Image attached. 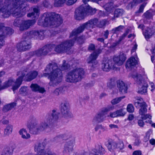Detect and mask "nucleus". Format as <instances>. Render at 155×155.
I'll list each match as a JSON object with an SVG mask.
<instances>
[{
    "mask_svg": "<svg viewBox=\"0 0 155 155\" xmlns=\"http://www.w3.org/2000/svg\"><path fill=\"white\" fill-rule=\"evenodd\" d=\"M28 90L27 87L25 86H22L21 87L19 91V93L24 95H26L28 92Z\"/></svg>",
    "mask_w": 155,
    "mask_h": 155,
    "instance_id": "38",
    "label": "nucleus"
},
{
    "mask_svg": "<svg viewBox=\"0 0 155 155\" xmlns=\"http://www.w3.org/2000/svg\"><path fill=\"white\" fill-rule=\"evenodd\" d=\"M69 106L68 103L65 102L61 105V110L62 114L64 117H68L70 115Z\"/></svg>",
    "mask_w": 155,
    "mask_h": 155,
    "instance_id": "22",
    "label": "nucleus"
},
{
    "mask_svg": "<svg viewBox=\"0 0 155 155\" xmlns=\"http://www.w3.org/2000/svg\"><path fill=\"white\" fill-rule=\"evenodd\" d=\"M60 136H57L55 137L54 139L56 142H60L62 140V139L60 138Z\"/></svg>",
    "mask_w": 155,
    "mask_h": 155,
    "instance_id": "61",
    "label": "nucleus"
},
{
    "mask_svg": "<svg viewBox=\"0 0 155 155\" xmlns=\"http://www.w3.org/2000/svg\"><path fill=\"white\" fill-rule=\"evenodd\" d=\"M141 119L138 120L137 123L138 125L140 127H143L144 125V123L143 121V120H145V119H142L141 118Z\"/></svg>",
    "mask_w": 155,
    "mask_h": 155,
    "instance_id": "50",
    "label": "nucleus"
},
{
    "mask_svg": "<svg viewBox=\"0 0 155 155\" xmlns=\"http://www.w3.org/2000/svg\"><path fill=\"white\" fill-rule=\"evenodd\" d=\"M104 153V149L101 145H98L91 151L90 155H101Z\"/></svg>",
    "mask_w": 155,
    "mask_h": 155,
    "instance_id": "23",
    "label": "nucleus"
},
{
    "mask_svg": "<svg viewBox=\"0 0 155 155\" xmlns=\"http://www.w3.org/2000/svg\"><path fill=\"white\" fill-rule=\"evenodd\" d=\"M42 18L44 20V22L42 24L39 22L38 25L51 28L59 26L63 21L60 16L54 13H45L43 15Z\"/></svg>",
    "mask_w": 155,
    "mask_h": 155,
    "instance_id": "5",
    "label": "nucleus"
},
{
    "mask_svg": "<svg viewBox=\"0 0 155 155\" xmlns=\"http://www.w3.org/2000/svg\"><path fill=\"white\" fill-rule=\"evenodd\" d=\"M22 20L16 19L14 21V25L15 26L19 27L20 28V26Z\"/></svg>",
    "mask_w": 155,
    "mask_h": 155,
    "instance_id": "49",
    "label": "nucleus"
},
{
    "mask_svg": "<svg viewBox=\"0 0 155 155\" xmlns=\"http://www.w3.org/2000/svg\"><path fill=\"white\" fill-rule=\"evenodd\" d=\"M110 116L112 118L118 117L116 111L114 112H110Z\"/></svg>",
    "mask_w": 155,
    "mask_h": 155,
    "instance_id": "55",
    "label": "nucleus"
},
{
    "mask_svg": "<svg viewBox=\"0 0 155 155\" xmlns=\"http://www.w3.org/2000/svg\"><path fill=\"white\" fill-rule=\"evenodd\" d=\"M127 111L129 113H132L134 111V108L133 105L131 104L128 105L127 108Z\"/></svg>",
    "mask_w": 155,
    "mask_h": 155,
    "instance_id": "46",
    "label": "nucleus"
},
{
    "mask_svg": "<svg viewBox=\"0 0 155 155\" xmlns=\"http://www.w3.org/2000/svg\"><path fill=\"white\" fill-rule=\"evenodd\" d=\"M42 155H56V154L50 150H46L45 153Z\"/></svg>",
    "mask_w": 155,
    "mask_h": 155,
    "instance_id": "51",
    "label": "nucleus"
},
{
    "mask_svg": "<svg viewBox=\"0 0 155 155\" xmlns=\"http://www.w3.org/2000/svg\"><path fill=\"white\" fill-rule=\"evenodd\" d=\"M65 60L63 61V64L61 69H59L56 63H49L47 65L45 69L47 73H45L43 76L48 77L50 81L49 84L51 86L54 87L60 83L62 80V73L61 70L67 69L68 66L65 63Z\"/></svg>",
    "mask_w": 155,
    "mask_h": 155,
    "instance_id": "2",
    "label": "nucleus"
},
{
    "mask_svg": "<svg viewBox=\"0 0 155 155\" xmlns=\"http://www.w3.org/2000/svg\"><path fill=\"white\" fill-rule=\"evenodd\" d=\"M37 53H38V50L35 51L31 52L28 54V55L30 56H33L34 55H36L38 56Z\"/></svg>",
    "mask_w": 155,
    "mask_h": 155,
    "instance_id": "57",
    "label": "nucleus"
},
{
    "mask_svg": "<svg viewBox=\"0 0 155 155\" xmlns=\"http://www.w3.org/2000/svg\"><path fill=\"white\" fill-rule=\"evenodd\" d=\"M107 146L108 150L111 152L117 148L116 143L112 141H108Z\"/></svg>",
    "mask_w": 155,
    "mask_h": 155,
    "instance_id": "32",
    "label": "nucleus"
},
{
    "mask_svg": "<svg viewBox=\"0 0 155 155\" xmlns=\"http://www.w3.org/2000/svg\"><path fill=\"white\" fill-rule=\"evenodd\" d=\"M125 109H121L116 111L118 117L124 116L126 114Z\"/></svg>",
    "mask_w": 155,
    "mask_h": 155,
    "instance_id": "42",
    "label": "nucleus"
},
{
    "mask_svg": "<svg viewBox=\"0 0 155 155\" xmlns=\"http://www.w3.org/2000/svg\"><path fill=\"white\" fill-rule=\"evenodd\" d=\"M124 13V11L121 9H117L114 12V17L112 18V20H114L115 18L119 17L122 15Z\"/></svg>",
    "mask_w": 155,
    "mask_h": 155,
    "instance_id": "31",
    "label": "nucleus"
},
{
    "mask_svg": "<svg viewBox=\"0 0 155 155\" xmlns=\"http://www.w3.org/2000/svg\"><path fill=\"white\" fill-rule=\"evenodd\" d=\"M124 26L120 25L119 26L113 28L112 31L113 33H117L118 32L121 31L124 28Z\"/></svg>",
    "mask_w": 155,
    "mask_h": 155,
    "instance_id": "40",
    "label": "nucleus"
},
{
    "mask_svg": "<svg viewBox=\"0 0 155 155\" xmlns=\"http://www.w3.org/2000/svg\"><path fill=\"white\" fill-rule=\"evenodd\" d=\"M137 61L134 57H131L127 61L126 67V68H132L137 64Z\"/></svg>",
    "mask_w": 155,
    "mask_h": 155,
    "instance_id": "26",
    "label": "nucleus"
},
{
    "mask_svg": "<svg viewBox=\"0 0 155 155\" xmlns=\"http://www.w3.org/2000/svg\"><path fill=\"white\" fill-rule=\"evenodd\" d=\"M146 105L140 107V108L139 111V113L140 115H141V118L142 119H148L147 121L146 122L147 123L151 124L152 122L151 119L152 116L149 114H145L147 111L146 108Z\"/></svg>",
    "mask_w": 155,
    "mask_h": 155,
    "instance_id": "14",
    "label": "nucleus"
},
{
    "mask_svg": "<svg viewBox=\"0 0 155 155\" xmlns=\"http://www.w3.org/2000/svg\"><path fill=\"white\" fill-rule=\"evenodd\" d=\"M13 127L11 125H8L7 126L4 130V135L5 136H8L10 134L12 131Z\"/></svg>",
    "mask_w": 155,
    "mask_h": 155,
    "instance_id": "33",
    "label": "nucleus"
},
{
    "mask_svg": "<svg viewBox=\"0 0 155 155\" xmlns=\"http://www.w3.org/2000/svg\"><path fill=\"white\" fill-rule=\"evenodd\" d=\"M117 87L120 92L122 94H124L127 92V86L123 81H117Z\"/></svg>",
    "mask_w": 155,
    "mask_h": 155,
    "instance_id": "25",
    "label": "nucleus"
},
{
    "mask_svg": "<svg viewBox=\"0 0 155 155\" xmlns=\"http://www.w3.org/2000/svg\"><path fill=\"white\" fill-rule=\"evenodd\" d=\"M125 97V96H123L119 97L116 98L112 100L111 103L113 105L119 103L122 99L124 98Z\"/></svg>",
    "mask_w": 155,
    "mask_h": 155,
    "instance_id": "39",
    "label": "nucleus"
},
{
    "mask_svg": "<svg viewBox=\"0 0 155 155\" xmlns=\"http://www.w3.org/2000/svg\"><path fill=\"white\" fill-rule=\"evenodd\" d=\"M77 1V0H67V5H72Z\"/></svg>",
    "mask_w": 155,
    "mask_h": 155,
    "instance_id": "53",
    "label": "nucleus"
},
{
    "mask_svg": "<svg viewBox=\"0 0 155 155\" xmlns=\"http://www.w3.org/2000/svg\"><path fill=\"white\" fill-rule=\"evenodd\" d=\"M150 85L151 88V91H152L155 89V86L154 84L152 82L150 83Z\"/></svg>",
    "mask_w": 155,
    "mask_h": 155,
    "instance_id": "63",
    "label": "nucleus"
},
{
    "mask_svg": "<svg viewBox=\"0 0 155 155\" xmlns=\"http://www.w3.org/2000/svg\"><path fill=\"white\" fill-rule=\"evenodd\" d=\"M84 74L83 68H76L68 73L65 77L66 81L71 83L78 82L83 77Z\"/></svg>",
    "mask_w": 155,
    "mask_h": 155,
    "instance_id": "7",
    "label": "nucleus"
},
{
    "mask_svg": "<svg viewBox=\"0 0 155 155\" xmlns=\"http://www.w3.org/2000/svg\"><path fill=\"white\" fill-rule=\"evenodd\" d=\"M58 113L53 110L52 113L47 115L45 120L42 122L38 126H36L32 127L31 131H34V134H36L39 132L51 129L57 123L58 118Z\"/></svg>",
    "mask_w": 155,
    "mask_h": 155,
    "instance_id": "4",
    "label": "nucleus"
},
{
    "mask_svg": "<svg viewBox=\"0 0 155 155\" xmlns=\"http://www.w3.org/2000/svg\"><path fill=\"white\" fill-rule=\"evenodd\" d=\"M141 152L140 150L135 151L133 153V155H141Z\"/></svg>",
    "mask_w": 155,
    "mask_h": 155,
    "instance_id": "60",
    "label": "nucleus"
},
{
    "mask_svg": "<svg viewBox=\"0 0 155 155\" xmlns=\"http://www.w3.org/2000/svg\"><path fill=\"white\" fill-rule=\"evenodd\" d=\"M54 47V44L46 45L42 48L38 50L37 53L38 56L45 55L51 51Z\"/></svg>",
    "mask_w": 155,
    "mask_h": 155,
    "instance_id": "15",
    "label": "nucleus"
},
{
    "mask_svg": "<svg viewBox=\"0 0 155 155\" xmlns=\"http://www.w3.org/2000/svg\"><path fill=\"white\" fill-rule=\"evenodd\" d=\"M126 59V57L125 54L123 52H121L118 56H115L113 58L115 64L112 65V62L108 60L102 64V69L104 71H108L111 69L117 70L118 68L116 65L120 66L122 65Z\"/></svg>",
    "mask_w": 155,
    "mask_h": 155,
    "instance_id": "6",
    "label": "nucleus"
},
{
    "mask_svg": "<svg viewBox=\"0 0 155 155\" xmlns=\"http://www.w3.org/2000/svg\"><path fill=\"white\" fill-rule=\"evenodd\" d=\"M106 114L102 110L101 112L95 115L92 120L93 124L103 121L106 117Z\"/></svg>",
    "mask_w": 155,
    "mask_h": 155,
    "instance_id": "17",
    "label": "nucleus"
},
{
    "mask_svg": "<svg viewBox=\"0 0 155 155\" xmlns=\"http://www.w3.org/2000/svg\"><path fill=\"white\" fill-rule=\"evenodd\" d=\"M73 35V36L72 37L70 36V38L73 39V40L65 41L56 45H54V47L53 48H54V51L57 53H61L66 52L71 47L73 46L75 41L76 40L77 35H76L75 37L74 34Z\"/></svg>",
    "mask_w": 155,
    "mask_h": 155,
    "instance_id": "9",
    "label": "nucleus"
},
{
    "mask_svg": "<svg viewBox=\"0 0 155 155\" xmlns=\"http://www.w3.org/2000/svg\"><path fill=\"white\" fill-rule=\"evenodd\" d=\"M117 148L120 150L124 148V144L122 140H119L117 143H116Z\"/></svg>",
    "mask_w": 155,
    "mask_h": 155,
    "instance_id": "45",
    "label": "nucleus"
},
{
    "mask_svg": "<svg viewBox=\"0 0 155 155\" xmlns=\"http://www.w3.org/2000/svg\"><path fill=\"white\" fill-rule=\"evenodd\" d=\"M95 48L94 45L91 44L89 45L88 48V49L89 50H93Z\"/></svg>",
    "mask_w": 155,
    "mask_h": 155,
    "instance_id": "59",
    "label": "nucleus"
},
{
    "mask_svg": "<svg viewBox=\"0 0 155 155\" xmlns=\"http://www.w3.org/2000/svg\"><path fill=\"white\" fill-rule=\"evenodd\" d=\"M27 1L33 3L38 2L40 0H26ZM5 3L8 5L7 12L1 11L4 13V17H8L11 14L16 17H20L24 15L28 10L29 7L20 0H5Z\"/></svg>",
    "mask_w": 155,
    "mask_h": 155,
    "instance_id": "1",
    "label": "nucleus"
},
{
    "mask_svg": "<svg viewBox=\"0 0 155 155\" xmlns=\"http://www.w3.org/2000/svg\"><path fill=\"white\" fill-rule=\"evenodd\" d=\"M113 4V3L112 2H110L104 5L105 10L107 12H110L114 8Z\"/></svg>",
    "mask_w": 155,
    "mask_h": 155,
    "instance_id": "34",
    "label": "nucleus"
},
{
    "mask_svg": "<svg viewBox=\"0 0 155 155\" xmlns=\"http://www.w3.org/2000/svg\"><path fill=\"white\" fill-rule=\"evenodd\" d=\"M132 77L138 85V92L142 94L146 93L147 84L143 80L141 75L134 72L132 75Z\"/></svg>",
    "mask_w": 155,
    "mask_h": 155,
    "instance_id": "11",
    "label": "nucleus"
},
{
    "mask_svg": "<svg viewBox=\"0 0 155 155\" xmlns=\"http://www.w3.org/2000/svg\"><path fill=\"white\" fill-rule=\"evenodd\" d=\"M150 134L149 132L148 131L146 134L144 138V140L145 142H147L150 138Z\"/></svg>",
    "mask_w": 155,
    "mask_h": 155,
    "instance_id": "54",
    "label": "nucleus"
},
{
    "mask_svg": "<svg viewBox=\"0 0 155 155\" xmlns=\"http://www.w3.org/2000/svg\"><path fill=\"white\" fill-rule=\"evenodd\" d=\"M33 12L29 13L27 14L28 17H31L32 18H37L39 14L40 9L39 7L37 6H35L32 8Z\"/></svg>",
    "mask_w": 155,
    "mask_h": 155,
    "instance_id": "24",
    "label": "nucleus"
},
{
    "mask_svg": "<svg viewBox=\"0 0 155 155\" xmlns=\"http://www.w3.org/2000/svg\"><path fill=\"white\" fill-rule=\"evenodd\" d=\"M17 48L19 51H24L30 49L31 48L30 40L27 37L17 44Z\"/></svg>",
    "mask_w": 155,
    "mask_h": 155,
    "instance_id": "13",
    "label": "nucleus"
},
{
    "mask_svg": "<svg viewBox=\"0 0 155 155\" xmlns=\"http://www.w3.org/2000/svg\"><path fill=\"white\" fill-rule=\"evenodd\" d=\"M134 105L136 107L139 108L146 105V103L143 101L142 98L138 97L135 101Z\"/></svg>",
    "mask_w": 155,
    "mask_h": 155,
    "instance_id": "29",
    "label": "nucleus"
},
{
    "mask_svg": "<svg viewBox=\"0 0 155 155\" xmlns=\"http://www.w3.org/2000/svg\"><path fill=\"white\" fill-rule=\"evenodd\" d=\"M30 87L32 91H38L41 93H44L45 91L44 88L40 87L37 84H32L30 86Z\"/></svg>",
    "mask_w": 155,
    "mask_h": 155,
    "instance_id": "28",
    "label": "nucleus"
},
{
    "mask_svg": "<svg viewBox=\"0 0 155 155\" xmlns=\"http://www.w3.org/2000/svg\"><path fill=\"white\" fill-rule=\"evenodd\" d=\"M55 6H61L65 2L67 4V0H53Z\"/></svg>",
    "mask_w": 155,
    "mask_h": 155,
    "instance_id": "37",
    "label": "nucleus"
},
{
    "mask_svg": "<svg viewBox=\"0 0 155 155\" xmlns=\"http://www.w3.org/2000/svg\"><path fill=\"white\" fill-rule=\"evenodd\" d=\"M19 133V134L21 135V137L23 139H26L30 137V134L27 133L26 130L25 129L23 128L21 129Z\"/></svg>",
    "mask_w": 155,
    "mask_h": 155,
    "instance_id": "30",
    "label": "nucleus"
},
{
    "mask_svg": "<svg viewBox=\"0 0 155 155\" xmlns=\"http://www.w3.org/2000/svg\"><path fill=\"white\" fill-rule=\"evenodd\" d=\"M35 119L33 117L30 118L28 121V122L31 124H34L35 121Z\"/></svg>",
    "mask_w": 155,
    "mask_h": 155,
    "instance_id": "58",
    "label": "nucleus"
},
{
    "mask_svg": "<svg viewBox=\"0 0 155 155\" xmlns=\"http://www.w3.org/2000/svg\"><path fill=\"white\" fill-rule=\"evenodd\" d=\"M44 36L43 31L32 30L30 32L28 36H27L28 38H33L35 39H39L42 40L43 39Z\"/></svg>",
    "mask_w": 155,
    "mask_h": 155,
    "instance_id": "18",
    "label": "nucleus"
},
{
    "mask_svg": "<svg viewBox=\"0 0 155 155\" xmlns=\"http://www.w3.org/2000/svg\"><path fill=\"white\" fill-rule=\"evenodd\" d=\"M99 23L98 20L97 18L92 19L87 22L84 24L76 29L74 30L71 35V37L73 36L74 34L75 37L76 35L82 32L85 28L89 29L90 28H93L96 26L97 27V24Z\"/></svg>",
    "mask_w": 155,
    "mask_h": 155,
    "instance_id": "10",
    "label": "nucleus"
},
{
    "mask_svg": "<svg viewBox=\"0 0 155 155\" xmlns=\"http://www.w3.org/2000/svg\"><path fill=\"white\" fill-rule=\"evenodd\" d=\"M18 75H19L16 81L14 82L13 81L10 79L5 82L3 86L1 87V89H4L8 87L13 85V90L14 91L17 89L21 85L22 81V79L27 81H30L35 78L38 75V72L36 71H32L27 73L25 70L18 73Z\"/></svg>",
    "mask_w": 155,
    "mask_h": 155,
    "instance_id": "3",
    "label": "nucleus"
},
{
    "mask_svg": "<svg viewBox=\"0 0 155 155\" xmlns=\"http://www.w3.org/2000/svg\"><path fill=\"white\" fill-rule=\"evenodd\" d=\"M124 39L121 36L119 38V40L116 42V45H117L120 43L121 41Z\"/></svg>",
    "mask_w": 155,
    "mask_h": 155,
    "instance_id": "62",
    "label": "nucleus"
},
{
    "mask_svg": "<svg viewBox=\"0 0 155 155\" xmlns=\"http://www.w3.org/2000/svg\"><path fill=\"white\" fill-rule=\"evenodd\" d=\"M63 92V89L62 87H60L56 88L54 92V94L56 95H58Z\"/></svg>",
    "mask_w": 155,
    "mask_h": 155,
    "instance_id": "43",
    "label": "nucleus"
},
{
    "mask_svg": "<svg viewBox=\"0 0 155 155\" xmlns=\"http://www.w3.org/2000/svg\"><path fill=\"white\" fill-rule=\"evenodd\" d=\"M114 109V107L112 105H109L107 107L104 108L102 109V110L106 114H107V113L110 110H113Z\"/></svg>",
    "mask_w": 155,
    "mask_h": 155,
    "instance_id": "41",
    "label": "nucleus"
},
{
    "mask_svg": "<svg viewBox=\"0 0 155 155\" xmlns=\"http://www.w3.org/2000/svg\"><path fill=\"white\" fill-rule=\"evenodd\" d=\"M36 22L35 19L27 21H22V23L20 26L19 30L23 31L28 28L31 25L34 24Z\"/></svg>",
    "mask_w": 155,
    "mask_h": 155,
    "instance_id": "20",
    "label": "nucleus"
},
{
    "mask_svg": "<svg viewBox=\"0 0 155 155\" xmlns=\"http://www.w3.org/2000/svg\"><path fill=\"white\" fill-rule=\"evenodd\" d=\"M94 129L96 131L99 129H101L102 131H104L106 130V128L104 127L103 126L99 124L97 125L95 127Z\"/></svg>",
    "mask_w": 155,
    "mask_h": 155,
    "instance_id": "47",
    "label": "nucleus"
},
{
    "mask_svg": "<svg viewBox=\"0 0 155 155\" xmlns=\"http://www.w3.org/2000/svg\"><path fill=\"white\" fill-rule=\"evenodd\" d=\"M155 32V30L153 28H147L145 31H143V33L146 39L150 38L154 34Z\"/></svg>",
    "mask_w": 155,
    "mask_h": 155,
    "instance_id": "27",
    "label": "nucleus"
},
{
    "mask_svg": "<svg viewBox=\"0 0 155 155\" xmlns=\"http://www.w3.org/2000/svg\"><path fill=\"white\" fill-rule=\"evenodd\" d=\"M13 151L12 148L7 147L3 150L1 155H12Z\"/></svg>",
    "mask_w": 155,
    "mask_h": 155,
    "instance_id": "36",
    "label": "nucleus"
},
{
    "mask_svg": "<svg viewBox=\"0 0 155 155\" xmlns=\"http://www.w3.org/2000/svg\"><path fill=\"white\" fill-rule=\"evenodd\" d=\"M13 33L12 29L10 28L5 27L3 24H0V48L4 44V38L6 35H10Z\"/></svg>",
    "mask_w": 155,
    "mask_h": 155,
    "instance_id": "12",
    "label": "nucleus"
},
{
    "mask_svg": "<svg viewBox=\"0 0 155 155\" xmlns=\"http://www.w3.org/2000/svg\"><path fill=\"white\" fill-rule=\"evenodd\" d=\"M75 143L74 140H72L68 141L65 145L64 150L63 151L64 153L67 152L69 154L71 153L73 151V147Z\"/></svg>",
    "mask_w": 155,
    "mask_h": 155,
    "instance_id": "21",
    "label": "nucleus"
},
{
    "mask_svg": "<svg viewBox=\"0 0 155 155\" xmlns=\"http://www.w3.org/2000/svg\"><path fill=\"white\" fill-rule=\"evenodd\" d=\"M107 23V21L105 19H103L101 20L97 24V27L102 28Z\"/></svg>",
    "mask_w": 155,
    "mask_h": 155,
    "instance_id": "44",
    "label": "nucleus"
},
{
    "mask_svg": "<svg viewBox=\"0 0 155 155\" xmlns=\"http://www.w3.org/2000/svg\"><path fill=\"white\" fill-rule=\"evenodd\" d=\"M46 146V143L44 142L38 143L35 147V151L37 153L36 155H42L45 153L46 150L44 149Z\"/></svg>",
    "mask_w": 155,
    "mask_h": 155,
    "instance_id": "19",
    "label": "nucleus"
},
{
    "mask_svg": "<svg viewBox=\"0 0 155 155\" xmlns=\"http://www.w3.org/2000/svg\"><path fill=\"white\" fill-rule=\"evenodd\" d=\"M146 5V4L143 3L142 4L139 8V9L135 12L136 14L137 13H142L143 12L144 8Z\"/></svg>",
    "mask_w": 155,
    "mask_h": 155,
    "instance_id": "48",
    "label": "nucleus"
},
{
    "mask_svg": "<svg viewBox=\"0 0 155 155\" xmlns=\"http://www.w3.org/2000/svg\"><path fill=\"white\" fill-rule=\"evenodd\" d=\"M143 15L146 18H151V14L148 11L145 13Z\"/></svg>",
    "mask_w": 155,
    "mask_h": 155,
    "instance_id": "56",
    "label": "nucleus"
},
{
    "mask_svg": "<svg viewBox=\"0 0 155 155\" xmlns=\"http://www.w3.org/2000/svg\"><path fill=\"white\" fill-rule=\"evenodd\" d=\"M96 12L95 9L92 8L89 5H82L75 10L74 17L77 20H80L83 19L85 15L94 14Z\"/></svg>",
    "mask_w": 155,
    "mask_h": 155,
    "instance_id": "8",
    "label": "nucleus"
},
{
    "mask_svg": "<svg viewBox=\"0 0 155 155\" xmlns=\"http://www.w3.org/2000/svg\"><path fill=\"white\" fill-rule=\"evenodd\" d=\"M16 105L15 102L12 103L10 104L5 105L3 108V110L5 112L7 111L14 107Z\"/></svg>",
    "mask_w": 155,
    "mask_h": 155,
    "instance_id": "35",
    "label": "nucleus"
},
{
    "mask_svg": "<svg viewBox=\"0 0 155 155\" xmlns=\"http://www.w3.org/2000/svg\"><path fill=\"white\" fill-rule=\"evenodd\" d=\"M101 52L100 50L98 49L91 54L87 60V63L89 64H91V66L93 67L96 65L97 64V62L96 59Z\"/></svg>",
    "mask_w": 155,
    "mask_h": 155,
    "instance_id": "16",
    "label": "nucleus"
},
{
    "mask_svg": "<svg viewBox=\"0 0 155 155\" xmlns=\"http://www.w3.org/2000/svg\"><path fill=\"white\" fill-rule=\"evenodd\" d=\"M115 83L114 81H110L107 83V86L110 88H112L115 86Z\"/></svg>",
    "mask_w": 155,
    "mask_h": 155,
    "instance_id": "52",
    "label": "nucleus"
},
{
    "mask_svg": "<svg viewBox=\"0 0 155 155\" xmlns=\"http://www.w3.org/2000/svg\"><path fill=\"white\" fill-rule=\"evenodd\" d=\"M2 123L4 124H6L9 123V121L7 119H3L2 120Z\"/></svg>",
    "mask_w": 155,
    "mask_h": 155,
    "instance_id": "64",
    "label": "nucleus"
}]
</instances>
